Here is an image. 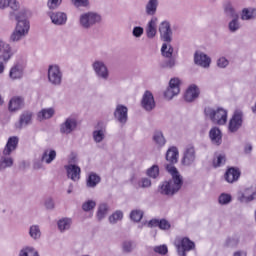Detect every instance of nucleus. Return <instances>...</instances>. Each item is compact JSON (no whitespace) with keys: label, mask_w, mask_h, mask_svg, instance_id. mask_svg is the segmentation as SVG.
Returning <instances> with one entry per match:
<instances>
[{"label":"nucleus","mask_w":256,"mask_h":256,"mask_svg":"<svg viewBox=\"0 0 256 256\" xmlns=\"http://www.w3.org/2000/svg\"><path fill=\"white\" fill-rule=\"evenodd\" d=\"M33 119V113L30 111H24L19 118V121L15 124L16 129H23V127H27V125H31V121Z\"/></svg>","instance_id":"22"},{"label":"nucleus","mask_w":256,"mask_h":256,"mask_svg":"<svg viewBox=\"0 0 256 256\" xmlns=\"http://www.w3.org/2000/svg\"><path fill=\"white\" fill-rule=\"evenodd\" d=\"M256 19V9L255 8H244L241 13L242 21H253Z\"/></svg>","instance_id":"35"},{"label":"nucleus","mask_w":256,"mask_h":256,"mask_svg":"<svg viewBox=\"0 0 256 256\" xmlns=\"http://www.w3.org/2000/svg\"><path fill=\"white\" fill-rule=\"evenodd\" d=\"M77 129V119L73 117H68L65 121L60 124V133L62 135H71L73 131Z\"/></svg>","instance_id":"16"},{"label":"nucleus","mask_w":256,"mask_h":256,"mask_svg":"<svg viewBox=\"0 0 256 256\" xmlns=\"http://www.w3.org/2000/svg\"><path fill=\"white\" fill-rule=\"evenodd\" d=\"M8 7H10L12 11H19V2L17 0H8Z\"/></svg>","instance_id":"60"},{"label":"nucleus","mask_w":256,"mask_h":256,"mask_svg":"<svg viewBox=\"0 0 256 256\" xmlns=\"http://www.w3.org/2000/svg\"><path fill=\"white\" fill-rule=\"evenodd\" d=\"M25 71V66L19 62H17L9 72V77L12 79V81H17L19 79H23Z\"/></svg>","instance_id":"20"},{"label":"nucleus","mask_w":256,"mask_h":256,"mask_svg":"<svg viewBox=\"0 0 256 256\" xmlns=\"http://www.w3.org/2000/svg\"><path fill=\"white\" fill-rule=\"evenodd\" d=\"M55 159H57V151L55 150L46 149L41 156V162L46 163V165H51Z\"/></svg>","instance_id":"30"},{"label":"nucleus","mask_w":256,"mask_h":256,"mask_svg":"<svg viewBox=\"0 0 256 256\" xmlns=\"http://www.w3.org/2000/svg\"><path fill=\"white\" fill-rule=\"evenodd\" d=\"M239 29H241V22L239 21V17L232 18L228 23V31H230V33H237Z\"/></svg>","instance_id":"42"},{"label":"nucleus","mask_w":256,"mask_h":256,"mask_svg":"<svg viewBox=\"0 0 256 256\" xmlns=\"http://www.w3.org/2000/svg\"><path fill=\"white\" fill-rule=\"evenodd\" d=\"M251 151H253V145H251V143L245 144L244 146L245 155H251Z\"/></svg>","instance_id":"61"},{"label":"nucleus","mask_w":256,"mask_h":256,"mask_svg":"<svg viewBox=\"0 0 256 256\" xmlns=\"http://www.w3.org/2000/svg\"><path fill=\"white\" fill-rule=\"evenodd\" d=\"M160 220L152 219L148 223V227H159Z\"/></svg>","instance_id":"62"},{"label":"nucleus","mask_w":256,"mask_h":256,"mask_svg":"<svg viewBox=\"0 0 256 256\" xmlns=\"http://www.w3.org/2000/svg\"><path fill=\"white\" fill-rule=\"evenodd\" d=\"M92 69L98 79L109 81V68L103 60H96L92 63Z\"/></svg>","instance_id":"6"},{"label":"nucleus","mask_w":256,"mask_h":256,"mask_svg":"<svg viewBox=\"0 0 256 256\" xmlns=\"http://www.w3.org/2000/svg\"><path fill=\"white\" fill-rule=\"evenodd\" d=\"M216 65L219 69H227L229 67V60L225 56H221L217 59Z\"/></svg>","instance_id":"49"},{"label":"nucleus","mask_w":256,"mask_h":256,"mask_svg":"<svg viewBox=\"0 0 256 256\" xmlns=\"http://www.w3.org/2000/svg\"><path fill=\"white\" fill-rule=\"evenodd\" d=\"M24 107H25V98H23V96L12 97L8 104V109L11 113L20 111V109H23Z\"/></svg>","instance_id":"19"},{"label":"nucleus","mask_w":256,"mask_h":256,"mask_svg":"<svg viewBox=\"0 0 256 256\" xmlns=\"http://www.w3.org/2000/svg\"><path fill=\"white\" fill-rule=\"evenodd\" d=\"M55 115V109L53 108H44L38 112L37 117L38 121H45L47 119H51Z\"/></svg>","instance_id":"36"},{"label":"nucleus","mask_w":256,"mask_h":256,"mask_svg":"<svg viewBox=\"0 0 256 256\" xmlns=\"http://www.w3.org/2000/svg\"><path fill=\"white\" fill-rule=\"evenodd\" d=\"M73 220L71 218H61L58 220L57 225L60 233H65V231H69L71 229V225Z\"/></svg>","instance_id":"34"},{"label":"nucleus","mask_w":256,"mask_h":256,"mask_svg":"<svg viewBox=\"0 0 256 256\" xmlns=\"http://www.w3.org/2000/svg\"><path fill=\"white\" fill-rule=\"evenodd\" d=\"M157 17H152L146 25L145 32L148 39H155L157 36Z\"/></svg>","instance_id":"24"},{"label":"nucleus","mask_w":256,"mask_h":256,"mask_svg":"<svg viewBox=\"0 0 256 256\" xmlns=\"http://www.w3.org/2000/svg\"><path fill=\"white\" fill-rule=\"evenodd\" d=\"M109 213V205L107 203H101L98 206L96 217L98 221H103L107 214Z\"/></svg>","instance_id":"37"},{"label":"nucleus","mask_w":256,"mask_h":256,"mask_svg":"<svg viewBox=\"0 0 256 256\" xmlns=\"http://www.w3.org/2000/svg\"><path fill=\"white\" fill-rule=\"evenodd\" d=\"M141 107L148 113H150V111H153V109H155L156 107L155 97L153 96V93H151V91L146 90L144 92L141 100Z\"/></svg>","instance_id":"14"},{"label":"nucleus","mask_w":256,"mask_h":256,"mask_svg":"<svg viewBox=\"0 0 256 256\" xmlns=\"http://www.w3.org/2000/svg\"><path fill=\"white\" fill-rule=\"evenodd\" d=\"M122 249L124 253H131V251H133V242L132 241L123 242Z\"/></svg>","instance_id":"56"},{"label":"nucleus","mask_w":256,"mask_h":256,"mask_svg":"<svg viewBox=\"0 0 256 256\" xmlns=\"http://www.w3.org/2000/svg\"><path fill=\"white\" fill-rule=\"evenodd\" d=\"M46 209L50 210V211H53V209H55V201L53 200V198H47L45 200V203H44Z\"/></svg>","instance_id":"59"},{"label":"nucleus","mask_w":256,"mask_h":256,"mask_svg":"<svg viewBox=\"0 0 256 256\" xmlns=\"http://www.w3.org/2000/svg\"><path fill=\"white\" fill-rule=\"evenodd\" d=\"M79 23L82 29H91V27H94V25H97V23H101V15L95 12L81 14Z\"/></svg>","instance_id":"5"},{"label":"nucleus","mask_w":256,"mask_h":256,"mask_svg":"<svg viewBox=\"0 0 256 256\" xmlns=\"http://www.w3.org/2000/svg\"><path fill=\"white\" fill-rule=\"evenodd\" d=\"M105 133H107L105 123L98 122L96 130L92 133L95 143H101L105 139Z\"/></svg>","instance_id":"21"},{"label":"nucleus","mask_w":256,"mask_h":256,"mask_svg":"<svg viewBox=\"0 0 256 256\" xmlns=\"http://www.w3.org/2000/svg\"><path fill=\"white\" fill-rule=\"evenodd\" d=\"M9 7V0H0V9H7Z\"/></svg>","instance_id":"63"},{"label":"nucleus","mask_w":256,"mask_h":256,"mask_svg":"<svg viewBox=\"0 0 256 256\" xmlns=\"http://www.w3.org/2000/svg\"><path fill=\"white\" fill-rule=\"evenodd\" d=\"M151 185H152L151 179L147 177L141 178V180L138 182V187H140L141 189H149Z\"/></svg>","instance_id":"51"},{"label":"nucleus","mask_w":256,"mask_h":256,"mask_svg":"<svg viewBox=\"0 0 256 256\" xmlns=\"http://www.w3.org/2000/svg\"><path fill=\"white\" fill-rule=\"evenodd\" d=\"M99 183H101V176L92 172L89 174L86 180V187H89L90 189H95V187H97Z\"/></svg>","instance_id":"32"},{"label":"nucleus","mask_w":256,"mask_h":256,"mask_svg":"<svg viewBox=\"0 0 256 256\" xmlns=\"http://www.w3.org/2000/svg\"><path fill=\"white\" fill-rule=\"evenodd\" d=\"M143 33H145V29L141 26H136L132 30V35L133 37H136V39L143 37Z\"/></svg>","instance_id":"53"},{"label":"nucleus","mask_w":256,"mask_h":256,"mask_svg":"<svg viewBox=\"0 0 256 256\" xmlns=\"http://www.w3.org/2000/svg\"><path fill=\"white\" fill-rule=\"evenodd\" d=\"M224 14L226 15V17H229L230 19H236L239 17L237 9H235V6L231 2H226L224 4Z\"/></svg>","instance_id":"31"},{"label":"nucleus","mask_w":256,"mask_h":256,"mask_svg":"<svg viewBox=\"0 0 256 256\" xmlns=\"http://www.w3.org/2000/svg\"><path fill=\"white\" fill-rule=\"evenodd\" d=\"M225 180L227 183H235L239 181V177H241V171L239 168L231 167L225 173Z\"/></svg>","instance_id":"26"},{"label":"nucleus","mask_w":256,"mask_h":256,"mask_svg":"<svg viewBox=\"0 0 256 256\" xmlns=\"http://www.w3.org/2000/svg\"><path fill=\"white\" fill-rule=\"evenodd\" d=\"M157 7H159V0H148L145 6L146 15L153 17L157 13Z\"/></svg>","instance_id":"33"},{"label":"nucleus","mask_w":256,"mask_h":256,"mask_svg":"<svg viewBox=\"0 0 256 256\" xmlns=\"http://www.w3.org/2000/svg\"><path fill=\"white\" fill-rule=\"evenodd\" d=\"M173 46L171 45V42H164L161 47V55L162 57H165L166 59H171L173 57Z\"/></svg>","instance_id":"38"},{"label":"nucleus","mask_w":256,"mask_h":256,"mask_svg":"<svg viewBox=\"0 0 256 256\" xmlns=\"http://www.w3.org/2000/svg\"><path fill=\"white\" fill-rule=\"evenodd\" d=\"M166 161L170 164L165 165L166 171L171 175V179L163 181L158 186V193L166 197H173L179 193L183 187V176L179 170L174 166L179 161V150L177 147H171L166 152Z\"/></svg>","instance_id":"1"},{"label":"nucleus","mask_w":256,"mask_h":256,"mask_svg":"<svg viewBox=\"0 0 256 256\" xmlns=\"http://www.w3.org/2000/svg\"><path fill=\"white\" fill-rule=\"evenodd\" d=\"M121 219H123V212L118 210L109 216V223L115 225V223H117V221H121Z\"/></svg>","instance_id":"44"},{"label":"nucleus","mask_w":256,"mask_h":256,"mask_svg":"<svg viewBox=\"0 0 256 256\" xmlns=\"http://www.w3.org/2000/svg\"><path fill=\"white\" fill-rule=\"evenodd\" d=\"M75 7H87L89 5V0H71Z\"/></svg>","instance_id":"57"},{"label":"nucleus","mask_w":256,"mask_h":256,"mask_svg":"<svg viewBox=\"0 0 256 256\" xmlns=\"http://www.w3.org/2000/svg\"><path fill=\"white\" fill-rule=\"evenodd\" d=\"M158 31L160 33V39L164 43H171L173 41V30L169 21H163L160 23Z\"/></svg>","instance_id":"11"},{"label":"nucleus","mask_w":256,"mask_h":256,"mask_svg":"<svg viewBox=\"0 0 256 256\" xmlns=\"http://www.w3.org/2000/svg\"><path fill=\"white\" fill-rule=\"evenodd\" d=\"M114 119L120 125H126L129 121V109L123 104H118L114 110Z\"/></svg>","instance_id":"12"},{"label":"nucleus","mask_w":256,"mask_h":256,"mask_svg":"<svg viewBox=\"0 0 256 256\" xmlns=\"http://www.w3.org/2000/svg\"><path fill=\"white\" fill-rule=\"evenodd\" d=\"M175 246L179 256H187V252L195 249V242L191 241L187 237H184L181 240L176 241Z\"/></svg>","instance_id":"8"},{"label":"nucleus","mask_w":256,"mask_h":256,"mask_svg":"<svg viewBox=\"0 0 256 256\" xmlns=\"http://www.w3.org/2000/svg\"><path fill=\"white\" fill-rule=\"evenodd\" d=\"M194 63L195 65H198V67L209 69V67H211V57L204 52L196 51L194 53Z\"/></svg>","instance_id":"17"},{"label":"nucleus","mask_w":256,"mask_h":256,"mask_svg":"<svg viewBox=\"0 0 256 256\" xmlns=\"http://www.w3.org/2000/svg\"><path fill=\"white\" fill-rule=\"evenodd\" d=\"M29 15H31V12H29V10L23 9L19 12H10L9 18L11 21H17V25H19V23H27V25H30L29 20H27Z\"/></svg>","instance_id":"18"},{"label":"nucleus","mask_w":256,"mask_h":256,"mask_svg":"<svg viewBox=\"0 0 256 256\" xmlns=\"http://www.w3.org/2000/svg\"><path fill=\"white\" fill-rule=\"evenodd\" d=\"M0 53V61H11V58L15 55V50H13L11 44L0 39Z\"/></svg>","instance_id":"15"},{"label":"nucleus","mask_w":256,"mask_h":256,"mask_svg":"<svg viewBox=\"0 0 256 256\" xmlns=\"http://www.w3.org/2000/svg\"><path fill=\"white\" fill-rule=\"evenodd\" d=\"M232 199L233 198L231 197L230 194L222 193L218 198V202L220 205H229V203H231Z\"/></svg>","instance_id":"45"},{"label":"nucleus","mask_w":256,"mask_h":256,"mask_svg":"<svg viewBox=\"0 0 256 256\" xmlns=\"http://www.w3.org/2000/svg\"><path fill=\"white\" fill-rule=\"evenodd\" d=\"M209 137L213 145H221L223 143V136L221 135V130L217 127H214L209 132Z\"/></svg>","instance_id":"29"},{"label":"nucleus","mask_w":256,"mask_h":256,"mask_svg":"<svg viewBox=\"0 0 256 256\" xmlns=\"http://www.w3.org/2000/svg\"><path fill=\"white\" fill-rule=\"evenodd\" d=\"M237 245H239V237L232 236L230 238H227L226 247H237Z\"/></svg>","instance_id":"52"},{"label":"nucleus","mask_w":256,"mask_h":256,"mask_svg":"<svg viewBox=\"0 0 256 256\" xmlns=\"http://www.w3.org/2000/svg\"><path fill=\"white\" fill-rule=\"evenodd\" d=\"M195 161H197V151H195V146L188 145L184 150L181 163L184 167H191V165H195Z\"/></svg>","instance_id":"9"},{"label":"nucleus","mask_w":256,"mask_h":256,"mask_svg":"<svg viewBox=\"0 0 256 256\" xmlns=\"http://www.w3.org/2000/svg\"><path fill=\"white\" fill-rule=\"evenodd\" d=\"M29 235L34 241H39V239H41V228L39 225L30 226Z\"/></svg>","instance_id":"40"},{"label":"nucleus","mask_w":256,"mask_h":256,"mask_svg":"<svg viewBox=\"0 0 256 256\" xmlns=\"http://www.w3.org/2000/svg\"><path fill=\"white\" fill-rule=\"evenodd\" d=\"M19 145V137L11 136L8 138L6 146L3 150V155H11L12 151H15Z\"/></svg>","instance_id":"25"},{"label":"nucleus","mask_w":256,"mask_h":256,"mask_svg":"<svg viewBox=\"0 0 256 256\" xmlns=\"http://www.w3.org/2000/svg\"><path fill=\"white\" fill-rule=\"evenodd\" d=\"M152 141L155 143L158 149H162V147H165L167 143V139H165V135H163V131L161 130L154 131Z\"/></svg>","instance_id":"28"},{"label":"nucleus","mask_w":256,"mask_h":256,"mask_svg":"<svg viewBox=\"0 0 256 256\" xmlns=\"http://www.w3.org/2000/svg\"><path fill=\"white\" fill-rule=\"evenodd\" d=\"M7 167H13V158L9 155H0V170L7 169Z\"/></svg>","instance_id":"39"},{"label":"nucleus","mask_w":256,"mask_h":256,"mask_svg":"<svg viewBox=\"0 0 256 256\" xmlns=\"http://www.w3.org/2000/svg\"><path fill=\"white\" fill-rule=\"evenodd\" d=\"M97 207V202L94 200H88L82 204V209L87 213L89 211H93V209Z\"/></svg>","instance_id":"47"},{"label":"nucleus","mask_w":256,"mask_h":256,"mask_svg":"<svg viewBox=\"0 0 256 256\" xmlns=\"http://www.w3.org/2000/svg\"><path fill=\"white\" fill-rule=\"evenodd\" d=\"M227 159L225 158V155L219 154L216 159L213 161L214 167H222V165H225Z\"/></svg>","instance_id":"50"},{"label":"nucleus","mask_w":256,"mask_h":256,"mask_svg":"<svg viewBox=\"0 0 256 256\" xmlns=\"http://www.w3.org/2000/svg\"><path fill=\"white\" fill-rule=\"evenodd\" d=\"M243 127V111L236 110L229 121L228 130L230 133H237Z\"/></svg>","instance_id":"10"},{"label":"nucleus","mask_w":256,"mask_h":256,"mask_svg":"<svg viewBox=\"0 0 256 256\" xmlns=\"http://www.w3.org/2000/svg\"><path fill=\"white\" fill-rule=\"evenodd\" d=\"M130 219L135 221V223H139L143 219V211L141 210H133L130 213Z\"/></svg>","instance_id":"46"},{"label":"nucleus","mask_w":256,"mask_h":256,"mask_svg":"<svg viewBox=\"0 0 256 256\" xmlns=\"http://www.w3.org/2000/svg\"><path fill=\"white\" fill-rule=\"evenodd\" d=\"M47 77L50 85L60 87L61 83H63V71H61V67H59L57 64L49 65Z\"/></svg>","instance_id":"3"},{"label":"nucleus","mask_w":256,"mask_h":256,"mask_svg":"<svg viewBox=\"0 0 256 256\" xmlns=\"http://www.w3.org/2000/svg\"><path fill=\"white\" fill-rule=\"evenodd\" d=\"M179 93H181V80H179V78H172L169 81L168 88L164 92V97L167 101H171V99L179 95Z\"/></svg>","instance_id":"7"},{"label":"nucleus","mask_w":256,"mask_h":256,"mask_svg":"<svg viewBox=\"0 0 256 256\" xmlns=\"http://www.w3.org/2000/svg\"><path fill=\"white\" fill-rule=\"evenodd\" d=\"M204 113L206 117L215 123L216 125H225L227 123V110L223 108L213 109L211 107H207L204 109Z\"/></svg>","instance_id":"2"},{"label":"nucleus","mask_w":256,"mask_h":256,"mask_svg":"<svg viewBox=\"0 0 256 256\" xmlns=\"http://www.w3.org/2000/svg\"><path fill=\"white\" fill-rule=\"evenodd\" d=\"M146 175L151 179H157V177H159V166L153 165L152 167L148 168Z\"/></svg>","instance_id":"43"},{"label":"nucleus","mask_w":256,"mask_h":256,"mask_svg":"<svg viewBox=\"0 0 256 256\" xmlns=\"http://www.w3.org/2000/svg\"><path fill=\"white\" fill-rule=\"evenodd\" d=\"M68 179L79 181L81 179V168L75 164L65 166Z\"/></svg>","instance_id":"23"},{"label":"nucleus","mask_w":256,"mask_h":256,"mask_svg":"<svg viewBox=\"0 0 256 256\" xmlns=\"http://www.w3.org/2000/svg\"><path fill=\"white\" fill-rule=\"evenodd\" d=\"M47 16L49 17L51 23L57 27H62L67 25V13L62 11H48Z\"/></svg>","instance_id":"13"},{"label":"nucleus","mask_w":256,"mask_h":256,"mask_svg":"<svg viewBox=\"0 0 256 256\" xmlns=\"http://www.w3.org/2000/svg\"><path fill=\"white\" fill-rule=\"evenodd\" d=\"M199 87H197V85L193 84L191 86H189V88L186 90V93L184 95V99L185 101H187V103H193V101L195 99H197V97H199Z\"/></svg>","instance_id":"27"},{"label":"nucleus","mask_w":256,"mask_h":256,"mask_svg":"<svg viewBox=\"0 0 256 256\" xmlns=\"http://www.w3.org/2000/svg\"><path fill=\"white\" fill-rule=\"evenodd\" d=\"M61 3H63V0H48L47 6L49 9L55 10L61 5Z\"/></svg>","instance_id":"54"},{"label":"nucleus","mask_w":256,"mask_h":256,"mask_svg":"<svg viewBox=\"0 0 256 256\" xmlns=\"http://www.w3.org/2000/svg\"><path fill=\"white\" fill-rule=\"evenodd\" d=\"M33 167H34V169H42L43 163L41 161H36V162H34Z\"/></svg>","instance_id":"64"},{"label":"nucleus","mask_w":256,"mask_h":256,"mask_svg":"<svg viewBox=\"0 0 256 256\" xmlns=\"http://www.w3.org/2000/svg\"><path fill=\"white\" fill-rule=\"evenodd\" d=\"M31 28L26 22H20L16 24L15 29L9 37V43H19L23 38L29 35V29Z\"/></svg>","instance_id":"4"},{"label":"nucleus","mask_w":256,"mask_h":256,"mask_svg":"<svg viewBox=\"0 0 256 256\" xmlns=\"http://www.w3.org/2000/svg\"><path fill=\"white\" fill-rule=\"evenodd\" d=\"M158 227L159 229L167 231V229H171V224L166 219H161Z\"/></svg>","instance_id":"58"},{"label":"nucleus","mask_w":256,"mask_h":256,"mask_svg":"<svg viewBox=\"0 0 256 256\" xmlns=\"http://www.w3.org/2000/svg\"><path fill=\"white\" fill-rule=\"evenodd\" d=\"M176 65L177 59L172 56L163 62L162 67H164V69H173V67H175Z\"/></svg>","instance_id":"48"},{"label":"nucleus","mask_w":256,"mask_h":256,"mask_svg":"<svg viewBox=\"0 0 256 256\" xmlns=\"http://www.w3.org/2000/svg\"><path fill=\"white\" fill-rule=\"evenodd\" d=\"M19 256H39V252L32 246H25L20 250Z\"/></svg>","instance_id":"41"},{"label":"nucleus","mask_w":256,"mask_h":256,"mask_svg":"<svg viewBox=\"0 0 256 256\" xmlns=\"http://www.w3.org/2000/svg\"><path fill=\"white\" fill-rule=\"evenodd\" d=\"M154 252L158 253L159 255H167L169 250L167 249V245H160L154 247Z\"/></svg>","instance_id":"55"}]
</instances>
